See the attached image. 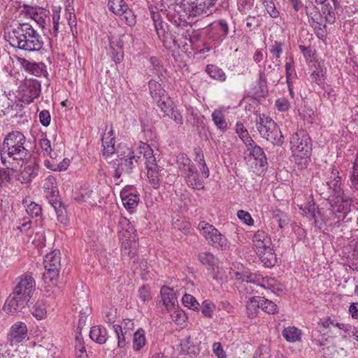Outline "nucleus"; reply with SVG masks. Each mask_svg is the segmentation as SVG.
Instances as JSON below:
<instances>
[{
  "mask_svg": "<svg viewBox=\"0 0 358 358\" xmlns=\"http://www.w3.org/2000/svg\"><path fill=\"white\" fill-rule=\"evenodd\" d=\"M4 37L13 47L29 52L40 50L43 45L41 36L29 22H15L6 28Z\"/></svg>",
  "mask_w": 358,
  "mask_h": 358,
  "instance_id": "1",
  "label": "nucleus"
},
{
  "mask_svg": "<svg viewBox=\"0 0 358 358\" xmlns=\"http://www.w3.org/2000/svg\"><path fill=\"white\" fill-rule=\"evenodd\" d=\"M25 143L26 138L20 131L10 132L6 136L1 148V159L6 169L17 171V162H24L31 157Z\"/></svg>",
  "mask_w": 358,
  "mask_h": 358,
  "instance_id": "2",
  "label": "nucleus"
},
{
  "mask_svg": "<svg viewBox=\"0 0 358 358\" xmlns=\"http://www.w3.org/2000/svg\"><path fill=\"white\" fill-rule=\"evenodd\" d=\"M118 236L124 248V253L133 257L138 248L137 236L130 221L126 217H121L118 224Z\"/></svg>",
  "mask_w": 358,
  "mask_h": 358,
  "instance_id": "3",
  "label": "nucleus"
},
{
  "mask_svg": "<svg viewBox=\"0 0 358 358\" xmlns=\"http://www.w3.org/2000/svg\"><path fill=\"white\" fill-rule=\"evenodd\" d=\"M257 129L262 137L273 145H282L283 136L277 124L269 117L259 115L256 120Z\"/></svg>",
  "mask_w": 358,
  "mask_h": 358,
  "instance_id": "4",
  "label": "nucleus"
},
{
  "mask_svg": "<svg viewBox=\"0 0 358 358\" xmlns=\"http://www.w3.org/2000/svg\"><path fill=\"white\" fill-rule=\"evenodd\" d=\"M291 149L295 159H306L310 155L312 145L310 138L304 130L294 134L290 141Z\"/></svg>",
  "mask_w": 358,
  "mask_h": 358,
  "instance_id": "5",
  "label": "nucleus"
},
{
  "mask_svg": "<svg viewBox=\"0 0 358 358\" xmlns=\"http://www.w3.org/2000/svg\"><path fill=\"white\" fill-rule=\"evenodd\" d=\"M218 0H182L185 10L189 17L209 15L215 9Z\"/></svg>",
  "mask_w": 358,
  "mask_h": 358,
  "instance_id": "6",
  "label": "nucleus"
},
{
  "mask_svg": "<svg viewBox=\"0 0 358 358\" xmlns=\"http://www.w3.org/2000/svg\"><path fill=\"white\" fill-rule=\"evenodd\" d=\"M198 229L200 234L213 247L222 250H226L228 248L225 236L212 224L202 221L199 223Z\"/></svg>",
  "mask_w": 358,
  "mask_h": 358,
  "instance_id": "7",
  "label": "nucleus"
},
{
  "mask_svg": "<svg viewBox=\"0 0 358 358\" xmlns=\"http://www.w3.org/2000/svg\"><path fill=\"white\" fill-rule=\"evenodd\" d=\"M244 143L247 148L245 154L248 162L256 168L265 167L267 165V159L263 149L257 145L251 138H247L244 141Z\"/></svg>",
  "mask_w": 358,
  "mask_h": 358,
  "instance_id": "8",
  "label": "nucleus"
},
{
  "mask_svg": "<svg viewBox=\"0 0 358 358\" xmlns=\"http://www.w3.org/2000/svg\"><path fill=\"white\" fill-rule=\"evenodd\" d=\"M60 260L59 252L57 250H53L45 255L43 262L45 269L43 278L45 280L52 281L59 276L61 266Z\"/></svg>",
  "mask_w": 358,
  "mask_h": 358,
  "instance_id": "9",
  "label": "nucleus"
},
{
  "mask_svg": "<svg viewBox=\"0 0 358 358\" xmlns=\"http://www.w3.org/2000/svg\"><path fill=\"white\" fill-rule=\"evenodd\" d=\"M22 101L30 103L37 98L41 92V83L35 79H25L20 86Z\"/></svg>",
  "mask_w": 358,
  "mask_h": 358,
  "instance_id": "10",
  "label": "nucleus"
},
{
  "mask_svg": "<svg viewBox=\"0 0 358 358\" xmlns=\"http://www.w3.org/2000/svg\"><path fill=\"white\" fill-rule=\"evenodd\" d=\"M133 36L129 34H120L117 36L110 38V46L112 49L113 59L116 62H120L123 59V46L124 43H132Z\"/></svg>",
  "mask_w": 358,
  "mask_h": 358,
  "instance_id": "11",
  "label": "nucleus"
},
{
  "mask_svg": "<svg viewBox=\"0 0 358 358\" xmlns=\"http://www.w3.org/2000/svg\"><path fill=\"white\" fill-rule=\"evenodd\" d=\"M8 341L11 345H17L28 338V329L27 325L22 322L13 324L8 334Z\"/></svg>",
  "mask_w": 358,
  "mask_h": 358,
  "instance_id": "12",
  "label": "nucleus"
},
{
  "mask_svg": "<svg viewBox=\"0 0 358 358\" xmlns=\"http://www.w3.org/2000/svg\"><path fill=\"white\" fill-rule=\"evenodd\" d=\"M34 287L35 281L34 278L31 275H25L21 278L20 282L15 287L13 292H15V296H20L29 301Z\"/></svg>",
  "mask_w": 358,
  "mask_h": 358,
  "instance_id": "13",
  "label": "nucleus"
},
{
  "mask_svg": "<svg viewBox=\"0 0 358 358\" xmlns=\"http://www.w3.org/2000/svg\"><path fill=\"white\" fill-rule=\"evenodd\" d=\"M27 303L28 301L26 299H23L20 296H15V292H13L6 300L3 309L7 313L15 314L22 311Z\"/></svg>",
  "mask_w": 358,
  "mask_h": 358,
  "instance_id": "14",
  "label": "nucleus"
},
{
  "mask_svg": "<svg viewBox=\"0 0 358 358\" xmlns=\"http://www.w3.org/2000/svg\"><path fill=\"white\" fill-rule=\"evenodd\" d=\"M141 159V156L129 150L128 155L121 157L119 159H116L115 164L117 165L124 173H129L135 166V164H138Z\"/></svg>",
  "mask_w": 358,
  "mask_h": 358,
  "instance_id": "15",
  "label": "nucleus"
},
{
  "mask_svg": "<svg viewBox=\"0 0 358 358\" xmlns=\"http://www.w3.org/2000/svg\"><path fill=\"white\" fill-rule=\"evenodd\" d=\"M138 155L141 156V159L145 160V163L146 165L147 169L149 168H157L158 167L156 163V158L153 155V150L150 148V146L146 143H142L138 147V150L137 152Z\"/></svg>",
  "mask_w": 358,
  "mask_h": 358,
  "instance_id": "16",
  "label": "nucleus"
},
{
  "mask_svg": "<svg viewBox=\"0 0 358 358\" xmlns=\"http://www.w3.org/2000/svg\"><path fill=\"white\" fill-rule=\"evenodd\" d=\"M252 242L256 252L257 250L265 249L272 245L271 238L268 236L266 232L260 230L257 231L254 234Z\"/></svg>",
  "mask_w": 358,
  "mask_h": 358,
  "instance_id": "17",
  "label": "nucleus"
},
{
  "mask_svg": "<svg viewBox=\"0 0 358 358\" xmlns=\"http://www.w3.org/2000/svg\"><path fill=\"white\" fill-rule=\"evenodd\" d=\"M101 141L103 147V155L108 157L113 154L115 152V136L113 129L103 133Z\"/></svg>",
  "mask_w": 358,
  "mask_h": 358,
  "instance_id": "18",
  "label": "nucleus"
},
{
  "mask_svg": "<svg viewBox=\"0 0 358 358\" xmlns=\"http://www.w3.org/2000/svg\"><path fill=\"white\" fill-rule=\"evenodd\" d=\"M265 266L271 267L276 263V256L271 246L257 250L256 252Z\"/></svg>",
  "mask_w": 358,
  "mask_h": 358,
  "instance_id": "19",
  "label": "nucleus"
},
{
  "mask_svg": "<svg viewBox=\"0 0 358 358\" xmlns=\"http://www.w3.org/2000/svg\"><path fill=\"white\" fill-rule=\"evenodd\" d=\"M187 185L194 189H202L204 188L203 180L199 178V174L195 171V168L189 169L185 173Z\"/></svg>",
  "mask_w": 358,
  "mask_h": 358,
  "instance_id": "20",
  "label": "nucleus"
},
{
  "mask_svg": "<svg viewBox=\"0 0 358 358\" xmlns=\"http://www.w3.org/2000/svg\"><path fill=\"white\" fill-rule=\"evenodd\" d=\"M38 169L34 163L29 164H24L22 170H20V173L18 177V180L22 183H29L32 178L36 176Z\"/></svg>",
  "mask_w": 358,
  "mask_h": 358,
  "instance_id": "21",
  "label": "nucleus"
},
{
  "mask_svg": "<svg viewBox=\"0 0 358 358\" xmlns=\"http://www.w3.org/2000/svg\"><path fill=\"white\" fill-rule=\"evenodd\" d=\"M120 196L123 206L129 210H132L138 204L139 197L134 192H127L126 190H122Z\"/></svg>",
  "mask_w": 358,
  "mask_h": 358,
  "instance_id": "22",
  "label": "nucleus"
},
{
  "mask_svg": "<svg viewBox=\"0 0 358 358\" xmlns=\"http://www.w3.org/2000/svg\"><path fill=\"white\" fill-rule=\"evenodd\" d=\"M22 64L26 71L32 75L41 76L46 74V66L42 62L35 63L23 59Z\"/></svg>",
  "mask_w": 358,
  "mask_h": 358,
  "instance_id": "23",
  "label": "nucleus"
},
{
  "mask_svg": "<svg viewBox=\"0 0 358 358\" xmlns=\"http://www.w3.org/2000/svg\"><path fill=\"white\" fill-rule=\"evenodd\" d=\"M160 292L163 303L167 308H170L175 306V303L177 301V299L172 289L166 286H163Z\"/></svg>",
  "mask_w": 358,
  "mask_h": 358,
  "instance_id": "24",
  "label": "nucleus"
},
{
  "mask_svg": "<svg viewBox=\"0 0 358 358\" xmlns=\"http://www.w3.org/2000/svg\"><path fill=\"white\" fill-rule=\"evenodd\" d=\"M198 259L208 270L214 271L215 266L217 264V259L209 252L199 253Z\"/></svg>",
  "mask_w": 358,
  "mask_h": 358,
  "instance_id": "25",
  "label": "nucleus"
},
{
  "mask_svg": "<svg viewBox=\"0 0 358 358\" xmlns=\"http://www.w3.org/2000/svg\"><path fill=\"white\" fill-rule=\"evenodd\" d=\"M90 337L99 344H103L107 341V331L101 326H95L91 329Z\"/></svg>",
  "mask_w": 358,
  "mask_h": 358,
  "instance_id": "26",
  "label": "nucleus"
},
{
  "mask_svg": "<svg viewBox=\"0 0 358 358\" xmlns=\"http://www.w3.org/2000/svg\"><path fill=\"white\" fill-rule=\"evenodd\" d=\"M33 316L38 320H41L47 317V308L43 300H38L31 308Z\"/></svg>",
  "mask_w": 358,
  "mask_h": 358,
  "instance_id": "27",
  "label": "nucleus"
},
{
  "mask_svg": "<svg viewBox=\"0 0 358 358\" xmlns=\"http://www.w3.org/2000/svg\"><path fill=\"white\" fill-rule=\"evenodd\" d=\"M148 86L150 89V94L155 101L167 95L161 84L158 83L155 80H150L148 83Z\"/></svg>",
  "mask_w": 358,
  "mask_h": 358,
  "instance_id": "28",
  "label": "nucleus"
},
{
  "mask_svg": "<svg viewBox=\"0 0 358 358\" xmlns=\"http://www.w3.org/2000/svg\"><path fill=\"white\" fill-rule=\"evenodd\" d=\"M261 303V297H251L246 303V310L248 317L250 318H252L255 317L259 311Z\"/></svg>",
  "mask_w": 358,
  "mask_h": 358,
  "instance_id": "29",
  "label": "nucleus"
},
{
  "mask_svg": "<svg viewBox=\"0 0 358 358\" xmlns=\"http://www.w3.org/2000/svg\"><path fill=\"white\" fill-rule=\"evenodd\" d=\"M146 344L145 331L139 328L134 334L133 338V348L136 352H139Z\"/></svg>",
  "mask_w": 358,
  "mask_h": 358,
  "instance_id": "30",
  "label": "nucleus"
},
{
  "mask_svg": "<svg viewBox=\"0 0 358 358\" xmlns=\"http://www.w3.org/2000/svg\"><path fill=\"white\" fill-rule=\"evenodd\" d=\"M206 73L209 75L210 78L213 79L219 80V81H224L226 80V75L224 72L219 68L218 66L213 64H208L206 69Z\"/></svg>",
  "mask_w": 358,
  "mask_h": 358,
  "instance_id": "31",
  "label": "nucleus"
},
{
  "mask_svg": "<svg viewBox=\"0 0 358 358\" xmlns=\"http://www.w3.org/2000/svg\"><path fill=\"white\" fill-rule=\"evenodd\" d=\"M283 337L288 342H296L300 339L301 331L295 327H288L282 331Z\"/></svg>",
  "mask_w": 358,
  "mask_h": 358,
  "instance_id": "32",
  "label": "nucleus"
},
{
  "mask_svg": "<svg viewBox=\"0 0 358 358\" xmlns=\"http://www.w3.org/2000/svg\"><path fill=\"white\" fill-rule=\"evenodd\" d=\"M161 110L166 115L175 108L174 103L168 94L155 101Z\"/></svg>",
  "mask_w": 358,
  "mask_h": 358,
  "instance_id": "33",
  "label": "nucleus"
},
{
  "mask_svg": "<svg viewBox=\"0 0 358 358\" xmlns=\"http://www.w3.org/2000/svg\"><path fill=\"white\" fill-rule=\"evenodd\" d=\"M161 110L166 115L175 108L174 103L168 94L155 101Z\"/></svg>",
  "mask_w": 358,
  "mask_h": 358,
  "instance_id": "34",
  "label": "nucleus"
},
{
  "mask_svg": "<svg viewBox=\"0 0 358 358\" xmlns=\"http://www.w3.org/2000/svg\"><path fill=\"white\" fill-rule=\"evenodd\" d=\"M108 7L110 10L115 15H122L128 6L124 0H109Z\"/></svg>",
  "mask_w": 358,
  "mask_h": 358,
  "instance_id": "35",
  "label": "nucleus"
},
{
  "mask_svg": "<svg viewBox=\"0 0 358 358\" xmlns=\"http://www.w3.org/2000/svg\"><path fill=\"white\" fill-rule=\"evenodd\" d=\"M148 170V178L150 183L155 189L158 188L161 181V174L159 168H149Z\"/></svg>",
  "mask_w": 358,
  "mask_h": 358,
  "instance_id": "36",
  "label": "nucleus"
},
{
  "mask_svg": "<svg viewBox=\"0 0 358 358\" xmlns=\"http://www.w3.org/2000/svg\"><path fill=\"white\" fill-rule=\"evenodd\" d=\"M150 67L153 74H156L160 80H162L163 78H165L166 71L161 64L159 59L155 57H152L150 59Z\"/></svg>",
  "mask_w": 358,
  "mask_h": 358,
  "instance_id": "37",
  "label": "nucleus"
},
{
  "mask_svg": "<svg viewBox=\"0 0 358 358\" xmlns=\"http://www.w3.org/2000/svg\"><path fill=\"white\" fill-rule=\"evenodd\" d=\"M212 119L215 124L220 129L224 130L227 127V123L225 121L223 111L222 110H215L212 114Z\"/></svg>",
  "mask_w": 358,
  "mask_h": 358,
  "instance_id": "38",
  "label": "nucleus"
},
{
  "mask_svg": "<svg viewBox=\"0 0 358 358\" xmlns=\"http://www.w3.org/2000/svg\"><path fill=\"white\" fill-rule=\"evenodd\" d=\"M334 196L337 199L336 202H341L343 203L342 210H344V212L343 213L342 217L343 219H344L346 216V212L348 211V208L350 206V196L348 194H346L342 189L340 191L339 193H337Z\"/></svg>",
  "mask_w": 358,
  "mask_h": 358,
  "instance_id": "39",
  "label": "nucleus"
},
{
  "mask_svg": "<svg viewBox=\"0 0 358 358\" xmlns=\"http://www.w3.org/2000/svg\"><path fill=\"white\" fill-rule=\"evenodd\" d=\"M273 223H278L279 228L282 229L286 226L289 222V219L287 215L279 210H276L273 212Z\"/></svg>",
  "mask_w": 358,
  "mask_h": 358,
  "instance_id": "40",
  "label": "nucleus"
},
{
  "mask_svg": "<svg viewBox=\"0 0 358 358\" xmlns=\"http://www.w3.org/2000/svg\"><path fill=\"white\" fill-rule=\"evenodd\" d=\"M177 162L178 164V167L181 171L185 174L187 172L189 169H193L194 166L191 164L190 159L187 157V155L182 154L180 155L177 159Z\"/></svg>",
  "mask_w": 358,
  "mask_h": 358,
  "instance_id": "41",
  "label": "nucleus"
},
{
  "mask_svg": "<svg viewBox=\"0 0 358 358\" xmlns=\"http://www.w3.org/2000/svg\"><path fill=\"white\" fill-rule=\"evenodd\" d=\"M261 309L268 314H275L277 313L278 307L273 301L264 298H261Z\"/></svg>",
  "mask_w": 358,
  "mask_h": 358,
  "instance_id": "42",
  "label": "nucleus"
},
{
  "mask_svg": "<svg viewBox=\"0 0 358 358\" xmlns=\"http://www.w3.org/2000/svg\"><path fill=\"white\" fill-rule=\"evenodd\" d=\"M350 182L351 188L358 191V155L357 156L353 164L352 171L350 175Z\"/></svg>",
  "mask_w": 358,
  "mask_h": 358,
  "instance_id": "43",
  "label": "nucleus"
},
{
  "mask_svg": "<svg viewBox=\"0 0 358 358\" xmlns=\"http://www.w3.org/2000/svg\"><path fill=\"white\" fill-rule=\"evenodd\" d=\"M182 303L185 306L189 309L196 310L199 308V303L196 299L191 294H185L182 297Z\"/></svg>",
  "mask_w": 358,
  "mask_h": 358,
  "instance_id": "44",
  "label": "nucleus"
},
{
  "mask_svg": "<svg viewBox=\"0 0 358 358\" xmlns=\"http://www.w3.org/2000/svg\"><path fill=\"white\" fill-rule=\"evenodd\" d=\"M322 12L324 15L327 22L331 24L334 22L335 14L330 3H325L322 8Z\"/></svg>",
  "mask_w": 358,
  "mask_h": 358,
  "instance_id": "45",
  "label": "nucleus"
},
{
  "mask_svg": "<svg viewBox=\"0 0 358 358\" xmlns=\"http://www.w3.org/2000/svg\"><path fill=\"white\" fill-rule=\"evenodd\" d=\"M327 185L334 196H335L337 193H339L341 190V178L338 176H336L333 180L327 182Z\"/></svg>",
  "mask_w": 358,
  "mask_h": 358,
  "instance_id": "46",
  "label": "nucleus"
},
{
  "mask_svg": "<svg viewBox=\"0 0 358 358\" xmlns=\"http://www.w3.org/2000/svg\"><path fill=\"white\" fill-rule=\"evenodd\" d=\"M258 275L256 274H249L245 275L243 278V281L245 282V289L249 293H252L254 289H252L251 284L256 285V280H257Z\"/></svg>",
  "mask_w": 358,
  "mask_h": 358,
  "instance_id": "47",
  "label": "nucleus"
},
{
  "mask_svg": "<svg viewBox=\"0 0 358 358\" xmlns=\"http://www.w3.org/2000/svg\"><path fill=\"white\" fill-rule=\"evenodd\" d=\"M263 4L266 10V12L273 18H276L279 16V11L277 10L274 3L272 1L264 0Z\"/></svg>",
  "mask_w": 358,
  "mask_h": 358,
  "instance_id": "48",
  "label": "nucleus"
},
{
  "mask_svg": "<svg viewBox=\"0 0 358 358\" xmlns=\"http://www.w3.org/2000/svg\"><path fill=\"white\" fill-rule=\"evenodd\" d=\"M39 7H33L29 6L28 5H24L20 11V15H24L26 17H28L31 20L35 16V13L40 11Z\"/></svg>",
  "mask_w": 358,
  "mask_h": 358,
  "instance_id": "49",
  "label": "nucleus"
},
{
  "mask_svg": "<svg viewBox=\"0 0 358 358\" xmlns=\"http://www.w3.org/2000/svg\"><path fill=\"white\" fill-rule=\"evenodd\" d=\"M113 329H114V331L117 335V345H118V347L119 348H124L125 345H126V339H125V334H127V332H125L124 334L123 333L122 331V329L120 326L119 325H114L113 326Z\"/></svg>",
  "mask_w": 358,
  "mask_h": 358,
  "instance_id": "50",
  "label": "nucleus"
},
{
  "mask_svg": "<svg viewBox=\"0 0 358 358\" xmlns=\"http://www.w3.org/2000/svg\"><path fill=\"white\" fill-rule=\"evenodd\" d=\"M26 210L27 213L32 217H38L41 214V206L34 202H31L30 204H29Z\"/></svg>",
  "mask_w": 358,
  "mask_h": 358,
  "instance_id": "51",
  "label": "nucleus"
},
{
  "mask_svg": "<svg viewBox=\"0 0 358 358\" xmlns=\"http://www.w3.org/2000/svg\"><path fill=\"white\" fill-rule=\"evenodd\" d=\"M215 306L213 303L207 301H203L201 305V313L203 316L207 317H211L213 315Z\"/></svg>",
  "mask_w": 358,
  "mask_h": 358,
  "instance_id": "52",
  "label": "nucleus"
},
{
  "mask_svg": "<svg viewBox=\"0 0 358 358\" xmlns=\"http://www.w3.org/2000/svg\"><path fill=\"white\" fill-rule=\"evenodd\" d=\"M122 15V19L127 24H128L129 26H132L135 24L136 16L134 15L133 12L128 8V7L127 8V9H125V12L124 11Z\"/></svg>",
  "mask_w": 358,
  "mask_h": 358,
  "instance_id": "53",
  "label": "nucleus"
},
{
  "mask_svg": "<svg viewBox=\"0 0 358 358\" xmlns=\"http://www.w3.org/2000/svg\"><path fill=\"white\" fill-rule=\"evenodd\" d=\"M34 351L38 358H50V350L48 348L35 343Z\"/></svg>",
  "mask_w": 358,
  "mask_h": 358,
  "instance_id": "54",
  "label": "nucleus"
},
{
  "mask_svg": "<svg viewBox=\"0 0 358 358\" xmlns=\"http://www.w3.org/2000/svg\"><path fill=\"white\" fill-rule=\"evenodd\" d=\"M253 6L252 2L248 0H241L238 3L239 10L244 15H250V10Z\"/></svg>",
  "mask_w": 358,
  "mask_h": 358,
  "instance_id": "55",
  "label": "nucleus"
},
{
  "mask_svg": "<svg viewBox=\"0 0 358 358\" xmlns=\"http://www.w3.org/2000/svg\"><path fill=\"white\" fill-rule=\"evenodd\" d=\"M40 146L44 152L45 155L50 157L51 158H55V156L52 155V148L50 141L47 138H43L40 141Z\"/></svg>",
  "mask_w": 358,
  "mask_h": 358,
  "instance_id": "56",
  "label": "nucleus"
},
{
  "mask_svg": "<svg viewBox=\"0 0 358 358\" xmlns=\"http://www.w3.org/2000/svg\"><path fill=\"white\" fill-rule=\"evenodd\" d=\"M300 209L303 211V213L304 214H309L310 216L315 219V222L317 223V220L316 219L317 217V213H320L319 211H316L315 205V203L309 204L308 207H304L302 208V206L300 207Z\"/></svg>",
  "mask_w": 358,
  "mask_h": 358,
  "instance_id": "57",
  "label": "nucleus"
},
{
  "mask_svg": "<svg viewBox=\"0 0 358 358\" xmlns=\"http://www.w3.org/2000/svg\"><path fill=\"white\" fill-rule=\"evenodd\" d=\"M237 216L240 220L243 221V222L248 226L253 224V220L249 213L243 210H240L237 213Z\"/></svg>",
  "mask_w": 358,
  "mask_h": 358,
  "instance_id": "58",
  "label": "nucleus"
},
{
  "mask_svg": "<svg viewBox=\"0 0 358 358\" xmlns=\"http://www.w3.org/2000/svg\"><path fill=\"white\" fill-rule=\"evenodd\" d=\"M45 12L40 8V11L35 13V16L33 17L32 20H34L40 27H43L45 22Z\"/></svg>",
  "mask_w": 358,
  "mask_h": 358,
  "instance_id": "59",
  "label": "nucleus"
},
{
  "mask_svg": "<svg viewBox=\"0 0 358 358\" xmlns=\"http://www.w3.org/2000/svg\"><path fill=\"white\" fill-rule=\"evenodd\" d=\"M167 116L172 119L176 124H182L183 123L182 116L176 107L167 115Z\"/></svg>",
  "mask_w": 358,
  "mask_h": 358,
  "instance_id": "60",
  "label": "nucleus"
},
{
  "mask_svg": "<svg viewBox=\"0 0 358 358\" xmlns=\"http://www.w3.org/2000/svg\"><path fill=\"white\" fill-rule=\"evenodd\" d=\"M50 114L48 110H43L39 113V120L41 124L48 127L50 123Z\"/></svg>",
  "mask_w": 358,
  "mask_h": 358,
  "instance_id": "61",
  "label": "nucleus"
},
{
  "mask_svg": "<svg viewBox=\"0 0 358 358\" xmlns=\"http://www.w3.org/2000/svg\"><path fill=\"white\" fill-rule=\"evenodd\" d=\"M138 296L143 302L151 299L150 292L145 286H142L138 289Z\"/></svg>",
  "mask_w": 358,
  "mask_h": 358,
  "instance_id": "62",
  "label": "nucleus"
},
{
  "mask_svg": "<svg viewBox=\"0 0 358 358\" xmlns=\"http://www.w3.org/2000/svg\"><path fill=\"white\" fill-rule=\"evenodd\" d=\"M94 196H96V193L92 190L87 191L82 195L83 201L88 203L91 206L96 204V201L93 199Z\"/></svg>",
  "mask_w": 358,
  "mask_h": 358,
  "instance_id": "63",
  "label": "nucleus"
},
{
  "mask_svg": "<svg viewBox=\"0 0 358 358\" xmlns=\"http://www.w3.org/2000/svg\"><path fill=\"white\" fill-rule=\"evenodd\" d=\"M213 350L217 358H226V353L223 350L220 343H214Z\"/></svg>",
  "mask_w": 358,
  "mask_h": 358,
  "instance_id": "64",
  "label": "nucleus"
}]
</instances>
